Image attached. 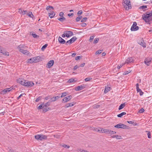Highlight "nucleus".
<instances>
[{"mask_svg": "<svg viewBox=\"0 0 152 152\" xmlns=\"http://www.w3.org/2000/svg\"><path fill=\"white\" fill-rule=\"evenodd\" d=\"M0 53H2V54L5 55H9V53L7 52H4L2 51V50L1 49V48L0 46Z\"/></svg>", "mask_w": 152, "mask_h": 152, "instance_id": "23", "label": "nucleus"}, {"mask_svg": "<svg viewBox=\"0 0 152 152\" xmlns=\"http://www.w3.org/2000/svg\"><path fill=\"white\" fill-rule=\"evenodd\" d=\"M54 63V61L53 60H51L48 63L47 65L48 66L47 67L48 68H50L52 66H53Z\"/></svg>", "mask_w": 152, "mask_h": 152, "instance_id": "12", "label": "nucleus"}, {"mask_svg": "<svg viewBox=\"0 0 152 152\" xmlns=\"http://www.w3.org/2000/svg\"><path fill=\"white\" fill-rule=\"evenodd\" d=\"M41 134H37L35 136L36 139L40 140Z\"/></svg>", "mask_w": 152, "mask_h": 152, "instance_id": "29", "label": "nucleus"}, {"mask_svg": "<svg viewBox=\"0 0 152 152\" xmlns=\"http://www.w3.org/2000/svg\"><path fill=\"white\" fill-rule=\"evenodd\" d=\"M67 93L66 92H64L63 93H62V95L61 96V97L62 98L63 97L65 96H66L67 95Z\"/></svg>", "mask_w": 152, "mask_h": 152, "instance_id": "46", "label": "nucleus"}, {"mask_svg": "<svg viewBox=\"0 0 152 152\" xmlns=\"http://www.w3.org/2000/svg\"><path fill=\"white\" fill-rule=\"evenodd\" d=\"M73 42L72 41V40L70 39L69 40L67 41L66 43V45H68V43L70 45L72 43H73Z\"/></svg>", "mask_w": 152, "mask_h": 152, "instance_id": "39", "label": "nucleus"}, {"mask_svg": "<svg viewBox=\"0 0 152 152\" xmlns=\"http://www.w3.org/2000/svg\"><path fill=\"white\" fill-rule=\"evenodd\" d=\"M44 107V103L42 104H40L39 106H38L37 109L38 110H40V109H42Z\"/></svg>", "mask_w": 152, "mask_h": 152, "instance_id": "34", "label": "nucleus"}, {"mask_svg": "<svg viewBox=\"0 0 152 152\" xmlns=\"http://www.w3.org/2000/svg\"><path fill=\"white\" fill-rule=\"evenodd\" d=\"M110 89V87H105L104 91V93L106 94L109 91Z\"/></svg>", "mask_w": 152, "mask_h": 152, "instance_id": "22", "label": "nucleus"}, {"mask_svg": "<svg viewBox=\"0 0 152 152\" xmlns=\"http://www.w3.org/2000/svg\"><path fill=\"white\" fill-rule=\"evenodd\" d=\"M50 108H47V107H44L43 109V111L44 112H46L48 111L49 110H50Z\"/></svg>", "mask_w": 152, "mask_h": 152, "instance_id": "38", "label": "nucleus"}, {"mask_svg": "<svg viewBox=\"0 0 152 152\" xmlns=\"http://www.w3.org/2000/svg\"><path fill=\"white\" fill-rule=\"evenodd\" d=\"M61 145L63 147H64L65 148H69L70 147V146L69 145H67L66 144H61Z\"/></svg>", "mask_w": 152, "mask_h": 152, "instance_id": "36", "label": "nucleus"}, {"mask_svg": "<svg viewBox=\"0 0 152 152\" xmlns=\"http://www.w3.org/2000/svg\"><path fill=\"white\" fill-rule=\"evenodd\" d=\"M137 92H140V96H142L143 95V93L141 89L139 88L138 89H137Z\"/></svg>", "mask_w": 152, "mask_h": 152, "instance_id": "31", "label": "nucleus"}, {"mask_svg": "<svg viewBox=\"0 0 152 152\" xmlns=\"http://www.w3.org/2000/svg\"><path fill=\"white\" fill-rule=\"evenodd\" d=\"M25 80L22 77H20L17 80V82L23 86Z\"/></svg>", "mask_w": 152, "mask_h": 152, "instance_id": "7", "label": "nucleus"}, {"mask_svg": "<svg viewBox=\"0 0 152 152\" xmlns=\"http://www.w3.org/2000/svg\"><path fill=\"white\" fill-rule=\"evenodd\" d=\"M19 12H20V14L24 15H25L27 12V10H23L22 11V10L20 9H19Z\"/></svg>", "mask_w": 152, "mask_h": 152, "instance_id": "24", "label": "nucleus"}, {"mask_svg": "<svg viewBox=\"0 0 152 152\" xmlns=\"http://www.w3.org/2000/svg\"><path fill=\"white\" fill-rule=\"evenodd\" d=\"M82 16H79L77 17L76 19V22H78L82 18Z\"/></svg>", "mask_w": 152, "mask_h": 152, "instance_id": "37", "label": "nucleus"}, {"mask_svg": "<svg viewBox=\"0 0 152 152\" xmlns=\"http://www.w3.org/2000/svg\"><path fill=\"white\" fill-rule=\"evenodd\" d=\"M79 67V66L77 65H75L74 68L73 69V70L75 71Z\"/></svg>", "mask_w": 152, "mask_h": 152, "instance_id": "57", "label": "nucleus"}, {"mask_svg": "<svg viewBox=\"0 0 152 152\" xmlns=\"http://www.w3.org/2000/svg\"><path fill=\"white\" fill-rule=\"evenodd\" d=\"M27 48V47L25 46L24 45H20L18 46V48L19 50L20 49H22L23 48Z\"/></svg>", "mask_w": 152, "mask_h": 152, "instance_id": "21", "label": "nucleus"}, {"mask_svg": "<svg viewBox=\"0 0 152 152\" xmlns=\"http://www.w3.org/2000/svg\"><path fill=\"white\" fill-rule=\"evenodd\" d=\"M94 38V36H91L90 37L89 39V41L90 42H91L92 41Z\"/></svg>", "mask_w": 152, "mask_h": 152, "instance_id": "43", "label": "nucleus"}, {"mask_svg": "<svg viewBox=\"0 0 152 152\" xmlns=\"http://www.w3.org/2000/svg\"><path fill=\"white\" fill-rule=\"evenodd\" d=\"M19 51L22 53L23 54L28 55L29 54V52L26 50H24L23 49H20L19 50Z\"/></svg>", "mask_w": 152, "mask_h": 152, "instance_id": "13", "label": "nucleus"}, {"mask_svg": "<svg viewBox=\"0 0 152 152\" xmlns=\"http://www.w3.org/2000/svg\"><path fill=\"white\" fill-rule=\"evenodd\" d=\"M99 39L98 38H96L94 40L93 43L94 44H96L98 42Z\"/></svg>", "mask_w": 152, "mask_h": 152, "instance_id": "40", "label": "nucleus"}, {"mask_svg": "<svg viewBox=\"0 0 152 152\" xmlns=\"http://www.w3.org/2000/svg\"><path fill=\"white\" fill-rule=\"evenodd\" d=\"M23 86L27 87H32L34 85V83L31 81H28L25 80Z\"/></svg>", "mask_w": 152, "mask_h": 152, "instance_id": "4", "label": "nucleus"}, {"mask_svg": "<svg viewBox=\"0 0 152 152\" xmlns=\"http://www.w3.org/2000/svg\"><path fill=\"white\" fill-rule=\"evenodd\" d=\"M73 105L74 104H73L72 103H70L66 104L65 107V108H67L69 107H72Z\"/></svg>", "mask_w": 152, "mask_h": 152, "instance_id": "26", "label": "nucleus"}, {"mask_svg": "<svg viewBox=\"0 0 152 152\" xmlns=\"http://www.w3.org/2000/svg\"><path fill=\"white\" fill-rule=\"evenodd\" d=\"M72 96L71 95L65 97L62 99V102H66L69 101L72 98Z\"/></svg>", "mask_w": 152, "mask_h": 152, "instance_id": "8", "label": "nucleus"}, {"mask_svg": "<svg viewBox=\"0 0 152 152\" xmlns=\"http://www.w3.org/2000/svg\"><path fill=\"white\" fill-rule=\"evenodd\" d=\"M66 33V37L67 38L73 35L74 34L72 32L70 31H65Z\"/></svg>", "mask_w": 152, "mask_h": 152, "instance_id": "10", "label": "nucleus"}, {"mask_svg": "<svg viewBox=\"0 0 152 152\" xmlns=\"http://www.w3.org/2000/svg\"><path fill=\"white\" fill-rule=\"evenodd\" d=\"M87 18H83L82 20H81V22H86L87 20Z\"/></svg>", "mask_w": 152, "mask_h": 152, "instance_id": "55", "label": "nucleus"}, {"mask_svg": "<svg viewBox=\"0 0 152 152\" xmlns=\"http://www.w3.org/2000/svg\"><path fill=\"white\" fill-rule=\"evenodd\" d=\"M143 19L146 22H149L152 20V17L149 16H147L145 15V14H143L142 15Z\"/></svg>", "mask_w": 152, "mask_h": 152, "instance_id": "3", "label": "nucleus"}, {"mask_svg": "<svg viewBox=\"0 0 152 152\" xmlns=\"http://www.w3.org/2000/svg\"><path fill=\"white\" fill-rule=\"evenodd\" d=\"M103 50H97L96 53V54H99L101 53Z\"/></svg>", "mask_w": 152, "mask_h": 152, "instance_id": "52", "label": "nucleus"}, {"mask_svg": "<svg viewBox=\"0 0 152 152\" xmlns=\"http://www.w3.org/2000/svg\"><path fill=\"white\" fill-rule=\"evenodd\" d=\"M100 105L98 104H95L93 106V107L94 108H99Z\"/></svg>", "mask_w": 152, "mask_h": 152, "instance_id": "50", "label": "nucleus"}, {"mask_svg": "<svg viewBox=\"0 0 152 152\" xmlns=\"http://www.w3.org/2000/svg\"><path fill=\"white\" fill-rule=\"evenodd\" d=\"M147 8V6L146 5H145V6H141L140 7V8L143 10L144 9L146 8Z\"/></svg>", "mask_w": 152, "mask_h": 152, "instance_id": "54", "label": "nucleus"}, {"mask_svg": "<svg viewBox=\"0 0 152 152\" xmlns=\"http://www.w3.org/2000/svg\"><path fill=\"white\" fill-rule=\"evenodd\" d=\"M80 56H77L76 58H75V60H78L79 59H80Z\"/></svg>", "mask_w": 152, "mask_h": 152, "instance_id": "62", "label": "nucleus"}, {"mask_svg": "<svg viewBox=\"0 0 152 152\" xmlns=\"http://www.w3.org/2000/svg\"><path fill=\"white\" fill-rule=\"evenodd\" d=\"M133 61H134V60L132 58L130 57L128 58L125 61V63L124 64V65L125 64H128L129 63L133 62Z\"/></svg>", "mask_w": 152, "mask_h": 152, "instance_id": "11", "label": "nucleus"}, {"mask_svg": "<svg viewBox=\"0 0 152 152\" xmlns=\"http://www.w3.org/2000/svg\"><path fill=\"white\" fill-rule=\"evenodd\" d=\"M67 15L68 16H69V17H72L74 15V13H69V14H68Z\"/></svg>", "mask_w": 152, "mask_h": 152, "instance_id": "60", "label": "nucleus"}, {"mask_svg": "<svg viewBox=\"0 0 152 152\" xmlns=\"http://www.w3.org/2000/svg\"><path fill=\"white\" fill-rule=\"evenodd\" d=\"M58 42L61 44H64L65 43V41L61 37H59L58 38Z\"/></svg>", "mask_w": 152, "mask_h": 152, "instance_id": "16", "label": "nucleus"}, {"mask_svg": "<svg viewBox=\"0 0 152 152\" xmlns=\"http://www.w3.org/2000/svg\"><path fill=\"white\" fill-rule=\"evenodd\" d=\"M137 23L136 22H133V24L131 28V31H136L138 30L139 29V27L137 26Z\"/></svg>", "mask_w": 152, "mask_h": 152, "instance_id": "5", "label": "nucleus"}, {"mask_svg": "<svg viewBox=\"0 0 152 152\" xmlns=\"http://www.w3.org/2000/svg\"><path fill=\"white\" fill-rule=\"evenodd\" d=\"M124 7L127 10L132 8L130 0H123Z\"/></svg>", "mask_w": 152, "mask_h": 152, "instance_id": "1", "label": "nucleus"}, {"mask_svg": "<svg viewBox=\"0 0 152 152\" xmlns=\"http://www.w3.org/2000/svg\"><path fill=\"white\" fill-rule=\"evenodd\" d=\"M86 150H81V149H78L77 150V151L78 152H85L86 151Z\"/></svg>", "mask_w": 152, "mask_h": 152, "instance_id": "56", "label": "nucleus"}, {"mask_svg": "<svg viewBox=\"0 0 152 152\" xmlns=\"http://www.w3.org/2000/svg\"><path fill=\"white\" fill-rule=\"evenodd\" d=\"M38 61V60L35 57L31 58L28 60V62L29 63H36Z\"/></svg>", "mask_w": 152, "mask_h": 152, "instance_id": "6", "label": "nucleus"}, {"mask_svg": "<svg viewBox=\"0 0 152 152\" xmlns=\"http://www.w3.org/2000/svg\"><path fill=\"white\" fill-rule=\"evenodd\" d=\"M114 127L119 129H127L129 127L124 124L120 123L115 125Z\"/></svg>", "mask_w": 152, "mask_h": 152, "instance_id": "2", "label": "nucleus"}, {"mask_svg": "<svg viewBox=\"0 0 152 152\" xmlns=\"http://www.w3.org/2000/svg\"><path fill=\"white\" fill-rule=\"evenodd\" d=\"M58 20L61 22H63L65 20L66 18L64 16H62V17H61V18H58Z\"/></svg>", "mask_w": 152, "mask_h": 152, "instance_id": "30", "label": "nucleus"}, {"mask_svg": "<svg viewBox=\"0 0 152 152\" xmlns=\"http://www.w3.org/2000/svg\"><path fill=\"white\" fill-rule=\"evenodd\" d=\"M13 89L12 88V87H10V88H6L4 90H3L2 91V92L4 93L5 94L7 93V92H9L11 91L12 89Z\"/></svg>", "mask_w": 152, "mask_h": 152, "instance_id": "15", "label": "nucleus"}, {"mask_svg": "<svg viewBox=\"0 0 152 152\" xmlns=\"http://www.w3.org/2000/svg\"><path fill=\"white\" fill-rule=\"evenodd\" d=\"M48 46V44H46L44 45L42 48L41 50H44V49L46 48Z\"/></svg>", "mask_w": 152, "mask_h": 152, "instance_id": "44", "label": "nucleus"}, {"mask_svg": "<svg viewBox=\"0 0 152 152\" xmlns=\"http://www.w3.org/2000/svg\"><path fill=\"white\" fill-rule=\"evenodd\" d=\"M92 79L91 78H89V77H87L85 79V81H88Z\"/></svg>", "mask_w": 152, "mask_h": 152, "instance_id": "53", "label": "nucleus"}, {"mask_svg": "<svg viewBox=\"0 0 152 152\" xmlns=\"http://www.w3.org/2000/svg\"><path fill=\"white\" fill-rule=\"evenodd\" d=\"M77 39V38L76 37H72L71 39L72 40V41L73 42H75Z\"/></svg>", "mask_w": 152, "mask_h": 152, "instance_id": "47", "label": "nucleus"}, {"mask_svg": "<svg viewBox=\"0 0 152 152\" xmlns=\"http://www.w3.org/2000/svg\"><path fill=\"white\" fill-rule=\"evenodd\" d=\"M50 8L52 9L53 10L54 8L53 6H47L46 8V10H49Z\"/></svg>", "mask_w": 152, "mask_h": 152, "instance_id": "42", "label": "nucleus"}, {"mask_svg": "<svg viewBox=\"0 0 152 152\" xmlns=\"http://www.w3.org/2000/svg\"><path fill=\"white\" fill-rule=\"evenodd\" d=\"M50 105V102H47L45 104H44V107H46Z\"/></svg>", "mask_w": 152, "mask_h": 152, "instance_id": "49", "label": "nucleus"}, {"mask_svg": "<svg viewBox=\"0 0 152 152\" xmlns=\"http://www.w3.org/2000/svg\"><path fill=\"white\" fill-rule=\"evenodd\" d=\"M146 132H148V134H147L148 137L149 138H151V134L150 132L149 131H146Z\"/></svg>", "mask_w": 152, "mask_h": 152, "instance_id": "48", "label": "nucleus"}, {"mask_svg": "<svg viewBox=\"0 0 152 152\" xmlns=\"http://www.w3.org/2000/svg\"><path fill=\"white\" fill-rule=\"evenodd\" d=\"M42 98L41 96H39L37 98L35 101V102H39L40 100Z\"/></svg>", "mask_w": 152, "mask_h": 152, "instance_id": "45", "label": "nucleus"}, {"mask_svg": "<svg viewBox=\"0 0 152 152\" xmlns=\"http://www.w3.org/2000/svg\"><path fill=\"white\" fill-rule=\"evenodd\" d=\"M144 110L143 108H141L139 111V113H142L144 111Z\"/></svg>", "mask_w": 152, "mask_h": 152, "instance_id": "51", "label": "nucleus"}, {"mask_svg": "<svg viewBox=\"0 0 152 152\" xmlns=\"http://www.w3.org/2000/svg\"><path fill=\"white\" fill-rule=\"evenodd\" d=\"M64 15V13L63 12H60L59 14V15L61 16V17H62V16H63V15Z\"/></svg>", "mask_w": 152, "mask_h": 152, "instance_id": "63", "label": "nucleus"}, {"mask_svg": "<svg viewBox=\"0 0 152 152\" xmlns=\"http://www.w3.org/2000/svg\"><path fill=\"white\" fill-rule=\"evenodd\" d=\"M55 15V13L53 11H51L50 13H49V16L51 18H53Z\"/></svg>", "mask_w": 152, "mask_h": 152, "instance_id": "19", "label": "nucleus"}, {"mask_svg": "<svg viewBox=\"0 0 152 152\" xmlns=\"http://www.w3.org/2000/svg\"><path fill=\"white\" fill-rule=\"evenodd\" d=\"M75 79H73V78H71V79H70L68 81V82H69V83H73V82H75Z\"/></svg>", "mask_w": 152, "mask_h": 152, "instance_id": "41", "label": "nucleus"}, {"mask_svg": "<svg viewBox=\"0 0 152 152\" xmlns=\"http://www.w3.org/2000/svg\"><path fill=\"white\" fill-rule=\"evenodd\" d=\"M31 34L34 38H38L39 37V36L37 35L34 32L32 33Z\"/></svg>", "mask_w": 152, "mask_h": 152, "instance_id": "33", "label": "nucleus"}, {"mask_svg": "<svg viewBox=\"0 0 152 152\" xmlns=\"http://www.w3.org/2000/svg\"><path fill=\"white\" fill-rule=\"evenodd\" d=\"M86 86L83 85L80 86H77L75 88V90L77 91L81 90L85 88Z\"/></svg>", "mask_w": 152, "mask_h": 152, "instance_id": "9", "label": "nucleus"}, {"mask_svg": "<svg viewBox=\"0 0 152 152\" xmlns=\"http://www.w3.org/2000/svg\"><path fill=\"white\" fill-rule=\"evenodd\" d=\"M105 129H104L103 128H100V132H102V133H104V130H105Z\"/></svg>", "mask_w": 152, "mask_h": 152, "instance_id": "59", "label": "nucleus"}, {"mask_svg": "<svg viewBox=\"0 0 152 152\" xmlns=\"http://www.w3.org/2000/svg\"><path fill=\"white\" fill-rule=\"evenodd\" d=\"M145 14V15H147V16H150L152 17V11H151L150 12H147Z\"/></svg>", "mask_w": 152, "mask_h": 152, "instance_id": "27", "label": "nucleus"}, {"mask_svg": "<svg viewBox=\"0 0 152 152\" xmlns=\"http://www.w3.org/2000/svg\"><path fill=\"white\" fill-rule=\"evenodd\" d=\"M126 112H123L121 113L118 114L117 116L118 117L121 118L123 115H126Z\"/></svg>", "mask_w": 152, "mask_h": 152, "instance_id": "28", "label": "nucleus"}, {"mask_svg": "<svg viewBox=\"0 0 152 152\" xmlns=\"http://www.w3.org/2000/svg\"><path fill=\"white\" fill-rule=\"evenodd\" d=\"M47 136L43 134H41L40 140H43L47 139Z\"/></svg>", "mask_w": 152, "mask_h": 152, "instance_id": "20", "label": "nucleus"}, {"mask_svg": "<svg viewBox=\"0 0 152 152\" xmlns=\"http://www.w3.org/2000/svg\"><path fill=\"white\" fill-rule=\"evenodd\" d=\"M27 15L31 18H33L34 16L31 12H30L28 13H27Z\"/></svg>", "mask_w": 152, "mask_h": 152, "instance_id": "32", "label": "nucleus"}, {"mask_svg": "<svg viewBox=\"0 0 152 152\" xmlns=\"http://www.w3.org/2000/svg\"><path fill=\"white\" fill-rule=\"evenodd\" d=\"M110 134H116V132L115 131H111V132H110Z\"/></svg>", "mask_w": 152, "mask_h": 152, "instance_id": "61", "label": "nucleus"}, {"mask_svg": "<svg viewBox=\"0 0 152 152\" xmlns=\"http://www.w3.org/2000/svg\"><path fill=\"white\" fill-rule=\"evenodd\" d=\"M125 106V103H122L121 104L120 106H119L118 108V110H120L122 109H123Z\"/></svg>", "mask_w": 152, "mask_h": 152, "instance_id": "25", "label": "nucleus"}, {"mask_svg": "<svg viewBox=\"0 0 152 152\" xmlns=\"http://www.w3.org/2000/svg\"><path fill=\"white\" fill-rule=\"evenodd\" d=\"M82 13V10L79 11L77 12V14L78 15H80Z\"/></svg>", "mask_w": 152, "mask_h": 152, "instance_id": "64", "label": "nucleus"}, {"mask_svg": "<svg viewBox=\"0 0 152 152\" xmlns=\"http://www.w3.org/2000/svg\"><path fill=\"white\" fill-rule=\"evenodd\" d=\"M60 97L59 96L53 97L51 98H50V102L55 101L57 99H58Z\"/></svg>", "mask_w": 152, "mask_h": 152, "instance_id": "14", "label": "nucleus"}, {"mask_svg": "<svg viewBox=\"0 0 152 152\" xmlns=\"http://www.w3.org/2000/svg\"><path fill=\"white\" fill-rule=\"evenodd\" d=\"M121 137L119 135H116V137H115L116 138L118 139H122V138H121Z\"/></svg>", "mask_w": 152, "mask_h": 152, "instance_id": "58", "label": "nucleus"}, {"mask_svg": "<svg viewBox=\"0 0 152 152\" xmlns=\"http://www.w3.org/2000/svg\"><path fill=\"white\" fill-rule=\"evenodd\" d=\"M151 60L150 59L146 58L145 59L144 62L145 64L147 66H149L151 61Z\"/></svg>", "mask_w": 152, "mask_h": 152, "instance_id": "17", "label": "nucleus"}, {"mask_svg": "<svg viewBox=\"0 0 152 152\" xmlns=\"http://www.w3.org/2000/svg\"><path fill=\"white\" fill-rule=\"evenodd\" d=\"M138 43L143 47L145 48L146 47L145 44L144 42V41L142 39L141 40L140 42H139Z\"/></svg>", "mask_w": 152, "mask_h": 152, "instance_id": "18", "label": "nucleus"}, {"mask_svg": "<svg viewBox=\"0 0 152 152\" xmlns=\"http://www.w3.org/2000/svg\"><path fill=\"white\" fill-rule=\"evenodd\" d=\"M104 130V133L107 134H110V132H111V130L108 129H105Z\"/></svg>", "mask_w": 152, "mask_h": 152, "instance_id": "35", "label": "nucleus"}]
</instances>
